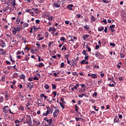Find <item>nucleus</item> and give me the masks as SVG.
<instances>
[{
    "label": "nucleus",
    "instance_id": "obj_19",
    "mask_svg": "<svg viewBox=\"0 0 126 126\" xmlns=\"http://www.w3.org/2000/svg\"><path fill=\"white\" fill-rule=\"evenodd\" d=\"M4 95H5V98L7 100H8V97H9V95H8V94L6 93V94H4Z\"/></svg>",
    "mask_w": 126,
    "mask_h": 126
},
{
    "label": "nucleus",
    "instance_id": "obj_4",
    "mask_svg": "<svg viewBox=\"0 0 126 126\" xmlns=\"http://www.w3.org/2000/svg\"><path fill=\"white\" fill-rule=\"evenodd\" d=\"M8 108H9L8 106H5L3 108V109H2L3 112H4V113H5V114H6L7 113V112H8Z\"/></svg>",
    "mask_w": 126,
    "mask_h": 126
},
{
    "label": "nucleus",
    "instance_id": "obj_45",
    "mask_svg": "<svg viewBox=\"0 0 126 126\" xmlns=\"http://www.w3.org/2000/svg\"><path fill=\"white\" fill-rule=\"evenodd\" d=\"M16 22L18 24H19V23L20 22V19L18 18L17 19Z\"/></svg>",
    "mask_w": 126,
    "mask_h": 126
},
{
    "label": "nucleus",
    "instance_id": "obj_47",
    "mask_svg": "<svg viewBox=\"0 0 126 126\" xmlns=\"http://www.w3.org/2000/svg\"><path fill=\"white\" fill-rule=\"evenodd\" d=\"M64 67V63H62L61 64V67Z\"/></svg>",
    "mask_w": 126,
    "mask_h": 126
},
{
    "label": "nucleus",
    "instance_id": "obj_7",
    "mask_svg": "<svg viewBox=\"0 0 126 126\" xmlns=\"http://www.w3.org/2000/svg\"><path fill=\"white\" fill-rule=\"evenodd\" d=\"M0 42H1L2 44H1L2 48H4V47H5V43L4 42V41L1 39L0 40Z\"/></svg>",
    "mask_w": 126,
    "mask_h": 126
},
{
    "label": "nucleus",
    "instance_id": "obj_35",
    "mask_svg": "<svg viewBox=\"0 0 126 126\" xmlns=\"http://www.w3.org/2000/svg\"><path fill=\"white\" fill-rule=\"evenodd\" d=\"M121 66H122V63H119L117 65V67H118V68H121Z\"/></svg>",
    "mask_w": 126,
    "mask_h": 126
},
{
    "label": "nucleus",
    "instance_id": "obj_13",
    "mask_svg": "<svg viewBox=\"0 0 126 126\" xmlns=\"http://www.w3.org/2000/svg\"><path fill=\"white\" fill-rule=\"evenodd\" d=\"M95 56L96 57V58H98V59H100V57H103V55H101L100 53H97L95 54Z\"/></svg>",
    "mask_w": 126,
    "mask_h": 126
},
{
    "label": "nucleus",
    "instance_id": "obj_12",
    "mask_svg": "<svg viewBox=\"0 0 126 126\" xmlns=\"http://www.w3.org/2000/svg\"><path fill=\"white\" fill-rule=\"evenodd\" d=\"M72 6H73V5L69 4L67 6V8H68L70 10H72Z\"/></svg>",
    "mask_w": 126,
    "mask_h": 126
},
{
    "label": "nucleus",
    "instance_id": "obj_30",
    "mask_svg": "<svg viewBox=\"0 0 126 126\" xmlns=\"http://www.w3.org/2000/svg\"><path fill=\"white\" fill-rule=\"evenodd\" d=\"M60 104L61 105V107H62L63 109H64V105H63V103L60 102Z\"/></svg>",
    "mask_w": 126,
    "mask_h": 126
},
{
    "label": "nucleus",
    "instance_id": "obj_41",
    "mask_svg": "<svg viewBox=\"0 0 126 126\" xmlns=\"http://www.w3.org/2000/svg\"><path fill=\"white\" fill-rule=\"evenodd\" d=\"M85 63H86V61L85 60H82L81 62V63L82 64H85Z\"/></svg>",
    "mask_w": 126,
    "mask_h": 126
},
{
    "label": "nucleus",
    "instance_id": "obj_25",
    "mask_svg": "<svg viewBox=\"0 0 126 126\" xmlns=\"http://www.w3.org/2000/svg\"><path fill=\"white\" fill-rule=\"evenodd\" d=\"M120 56H121V59H124L125 57H126V55H125L124 53L120 54Z\"/></svg>",
    "mask_w": 126,
    "mask_h": 126
},
{
    "label": "nucleus",
    "instance_id": "obj_38",
    "mask_svg": "<svg viewBox=\"0 0 126 126\" xmlns=\"http://www.w3.org/2000/svg\"><path fill=\"white\" fill-rule=\"evenodd\" d=\"M61 50L62 51H63V50H64V51H66V47H65V46L63 45Z\"/></svg>",
    "mask_w": 126,
    "mask_h": 126
},
{
    "label": "nucleus",
    "instance_id": "obj_39",
    "mask_svg": "<svg viewBox=\"0 0 126 126\" xmlns=\"http://www.w3.org/2000/svg\"><path fill=\"white\" fill-rule=\"evenodd\" d=\"M52 44H54L53 41H51L48 44V47H51L52 46Z\"/></svg>",
    "mask_w": 126,
    "mask_h": 126
},
{
    "label": "nucleus",
    "instance_id": "obj_17",
    "mask_svg": "<svg viewBox=\"0 0 126 126\" xmlns=\"http://www.w3.org/2000/svg\"><path fill=\"white\" fill-rule=\"evenodd\" d=\"M52 89H54V90H56L57 89V85H56L55 84H52Z\"/></svg>",
    "mask_w": 126,
    "mask_h": 126
},
{
    "label": "nucleus",
    "instance_id": "obj_59",
    "mask_svg": "<svg viewBox=\"0 0 126 126\" xmlns=\"http://www.w3.org/2000/svg\"><path fill=\"white\" fill-rule=\"evenodd\" d=\"M41 40H44V37H39L38 41H41Z\"/></svg>",
    "mask_w": 126,
    "mask_h": 126
},
{
    "label": "nucleus",
    "instance_id": "obj_51",
    "mask_svg": "<svg viewBox=\"0 0 126 126\" xmlns=\"http://www.w3.org/2000/svg\"><path fill=\"white\" fill-rule=\"evenodd\" d=\"M72 75L75 76V75H77V72H73L72 73Z\"/></svg>",
    "mask_w": 126,
    "mask_h": 126
},
{
    "label": "nucleus",
    "instance_id": "obj_18",
    "mask_svg": "<svg viewBox=\"0 0 126 126\" xmlns=\"http://www.w3.org/2000/svg\"><path fill=\"white\" fill-rule=\"evenodd\" d=\"M91 19L92 21H96V18H95V17H94V16L91 15Z\"/></svg>",
    "mask_w": 126,
    "mask_h": 126
},
{
    "label": "nucleus",
    "instance_id": "obj_60",
    "mask_svg": "<svg viewBox=\"0 0 126 126\" xmlns=\"http://www.w3.org/2000/svg\"><path fill=\"white\" fill-rule=\"evenodd\" d=\"M29 26V25L27 23L24 24V27H28Z\"/></svg>",
    "mask_w": 126,
    "mask_h": 126
},
{
    "label": "nucleus",
    "instance_id": "obj_11",
    "mask_svg": "<svg viewBox=\"0 0 126 126\" xmlns=\"http://www.w3.org/2000/svg\"><path fill=\"white\" fill-rule=\"evenodd\" d=\"M88 37H89V34H84L83 36V40H84V41H85V40L86 39V38H88Z\"/></svg>",
    "mask_w": 126,
    "mask_h": 126
},
{
    "label": "nucleus",
    "instance_id": "obj_34",
    "mask_svg": "<svg viewBox=\"0 0 126 126\" xmlns=\"http://www.w3.org/2000/svg\"><path fill=\"white\" fill-rule=\"evenodd\" d=\"M71 89L72 91L73 92V91H74V89H75V90H77V87L74 86V87L71 88Z\"/></svg>",
    "mask_w": 126,
    "mask_h": 126
},
{
    "label": "nucleus",
    "instance_id": "obj_53",
    "mask_svg": "<svg viewBox=\"0 0 126 126\" xmlns=\"http://www.w3.org/2000/svg\"><path fill=\"white\" fill-rule=\"evenodd\" d=\"M32 79H34V80H39V79H38V77L35 76L32 78Z\"/></svg>",
    "mask_w": 126,
    "mask_h": 126
},
{
    "label": "nucleus",
    "instance_id": "obj_55",
    "mask_svg": "<svg viewBox=\"0 0 126 126\" xmlns=\"http://www.w3.org/2000/svg\"><path fill=\"white\" fill-rule=\"evenodd\" d=\"M41 61H42V62L44 61V59H41L40 58V57H38V62H41Z\"/></svg>",
    "mask_w": 126,
    "mask_h": 126
},
{
    "label": "nucleus",
    "instance_id": "obj_31",
    "mask_svg": "<svg viewBox=\"0 0 126 126\" xmlns=\"http://www.w3.org/2000/svg\"><path fill=\"white\" fill-rule=\"evenodd\" d=\"M15 83H16L15 81L13 82L12 85H11V86H10V87H11V88L12 89H13V88H13V86H14V85H15Z\"/></svg>",
    "mask_w": 126,
    "mask_h": 126
},
{
    "label": "nucleus",
    "instance_id": "obj_10",
    "mask_svg": "<svg viewBox=\"0 0 126 126\" xmlns=\"http://www.w3.org/2000/svg\"><path fill=\"white\" fill-rule=\"evenodd\" d=\"M53 17L52 16H48L47 19H48V20H50V21H53Z\"/></svg>",
    "mask_w": 126,
    "mask_h": 126
},
{
    "label": "nucleus",
    "instance_id": "obj_33",
    "mask_svg": "<svg viewBox=\"0 0 126 126\" xmlns=\"http://www.w3.org/2000/svg\"><path fill=\"white\" fill-rule=\"evenodd\" d=\"M44 88H45V89H46V90L49 89V88H50V87H49V85H48V84L45 85Z\"/></svg>",
    "mask_w": 126,
    "mask_h": 126
},
{
    "label": "nucleus",
    "instance_id": "obj_1",
    "mask_svg": "<svg viewBox=\"0 0 126 126\" xmlns=\"http://www.w3.org/2000/svg\"><path fill=\"white\" fill-rule=\"evenodd\" d=\"M53 7H60L61 6V1L60 0H53L52 1Z\"/></svg>",
    "mask_w": 126,
    "mask_h": 126
},
{
    "label": "nucleus",
    "instance_id": "obj_49",
    "mask_svg": "<svg viewBox=\"0 0 126 126\" xmlns=\"http://www.w3.org/2000/svg\"><path fill=\"white\" fill-rule=\"evenodd\" d=\"M119 80L120 81H123V80H124V78L123 77H120L119 78Z\"/></svg>",
    "mask_w": 126,
    "mask_h": 126
},
{
    "label": "nucleus",
    "instance_id": "obj_42",
    "mask_svg": "<svg viewBox=\"0 0 126 126\" xmlns=\"http://www.w3.org/2000/svg\"><path fill=\"white\" fill-rule=\"evenodd\" d=\"M34 12H35V13H39V10H38V8H35L34 9Z\"/></svg>",
    "mask_w": 126,
    "mask_h": 126
},
{
    "label": "nucleus",
    "instance_id": "obj_22",
    "mask_svg": "<svg viewBox=\"0 0 126 126\" xmlns=\"http://www.w3.org/2000/svg\"><path fill=\"white\" fill-rule=\"evenodd\" d=\"M21 79H23L25 81V75L22 74L20 77Z\"/></svg>",
    "mask_w": 126,
    "mask_h": 126
},
{
    "label": "nucleus",
    "instance_id": "obj_5",
    "mask_svg": "<svg viewBox=\"0 0 126 126\" xmlns=\"http://www.w3.org/2000/svg\"><path fill=\"white\" fill-rule=\"evenodd\" d=\"M9 1L11 5L14 7L15 6V5H16V3H15V0H9Z\"/></svg>",
    "mask_w": 126,
    "mask_h": 126
},
{
    "label": "nucleus",
    "instance_id": "obj_32",
    "mask_svg": "<svg viewBox=\"0 0 126 126\" xmlns=\"http://www.w3.org/2000/svg\"><path fill=\"white\" fill-rule=\"evenodd\" d=\"M114 122H115V123H119V122H120V120H119V118L116 117L115 119H114Z\"/></svg>",
    "mask_w": 126,
    "mask_h": 126
},
{
    "label": "nucleus",
    "instance_id": "obj_52",
    "mask_svg": "<svg viewBox=\"0 0 126 126\" xmlns=\"http://www.w3.org/2000/svg\"><path fill=\"white\" fill-rule=\"evenodd\" d=\"M110 46H112L113 47H115V46H116V44L113 43H110Z\"/></svg>",
    "mask_w": 126,
    "mask_h": 126
},
{
    "label": "nucleus",
    "instance_id": "obj_8",
    "mask_svg": "<svg viewBox=\"0 0 126 126\" xmlns=\"http://www.w3.org/2000/svg\"><path fill=\"white\" fill-rule=\"evenodd\" d=\"M33 122H34L33 124L35 126H40V121L37 122L35 120H33Z\"/></svg>",
    "mask_w": 126,
    "mask_h": 126
},
{
    "label": "nucleus",
    "instance_id": "obj_27",
    "mask_svg": "<svg viewBox=\"0 0 126 126\" xmlns=\"http://www.w3.org/2000/svg\"><path fill=\"white\" fill-rule=\"evenodd\" d=\"M47 101L48 102H49L50 103H52V102H53V101H56V99L55 98H53V99L51 100H50L49 99H47Z\"/></svg>",
    "mask_w": 126,
    "mask_h": 126
},
{
    "label": "nucleus",
    "instance_id": "obj_63",
    "mask_svg": "<svg viewBox=\"0 0 126 126\" xmlns=\"http://www.w3.org/2000/svg\"><path fill=\"white\" fill-rule=\"evenodd\" d=\"M102 22H103V23H105V24H107V20H102Z\"/></svg>",
    "mask_w": 126,
    "mask_h": 126
},
{
    "label": "nucleus",
    "instance_id": "obj_24",
    "mask_svg": "<svg viewBox=\"0 0 126 126\" xmlns=\"http://www.w3.org/2000/svg\"><path fill=\"white\" fill-rule=\"evenodd\" d=\"M104 30V27H102L101 28H98V31L100 32L101 31H103Z\"/></svg>",
    "mask_w": 126,
    "mask_h": 126
},
{
    "label": "nucleus",
    "instance_id": "obj_20",
    "mask_svg": "<svg viewBox=\"0 0 126 126\" xmlns=\"http://www.w3.org/2000/svg\"><path fill=\"white\" fill-rule=\"evenodd\" d=\"M82 54H83V55H84V56H88V53H87L86 51H85V50L83 51Z\"/></svg>",
    "mask_w": 126,
    "mask_h": 126
},
{
    "label": "nucleus",
    "instance_id": "obj_48",
    "mask_svg": "<svg viewBox=\"0 0 126 126\" xmlns=\"http://www.w3.org/2000/svg\"><path fill=\"white\" fill-rule=\"evenodd\" d=\"M32 10V9H28L27 8L26 10V12H30V11H31Z\"/></svg>",
    "mask_w": 126,
    "mask_h": 126
},
{
    "label": "nucleus",
    "instance_id": "obj_9",
    "mask_svg": "<svg viewBox=\"0 0 126 126\" xmlns=\"http://www.w3.org/2000/svg\"><path fill=\"white\" fill-rule=\"evenodd\" d=\"M50 111L49 110H47L46 113H43L42 116H48V115L50 114Z\"/></svg>",
    "mask_w": 126,
    "mask_h": 126
},
{
    "label": "nucleus",
    "instance_id": "obj_29",
    "mask_svg": "<svg viewBox=\"0 0 126 126\" xmlns=\"http://www.w3.org/2000/svg\"><path fill=\"white\" fill-rule=\"evenodd\" d=\"M1 81H3V82H4V81H5V77L3 76L1 77Z\"/></svg>",
    "mask_w": 126,
    "mask_h": 126
},
{
    "label": "nucleus",
    "instance_id": "obj_15",
    "mask_svg": "<svg viewBox=\"0 0 126 126\" xmlns=\"http://www.w3.org/2000/svg\"><path fill=\"white\" fill-rule=\"evenodd\" d=\"M44 64L43 63H39V64L36 65L37 67H42L43 66H44Z\"/></svg>",
    "mask_w": 126,
    "mask_h": 126
},
{
    "label": "nucleus",
    "instance_id": "obj_36",
    "mask_svg": "<svg viewBox=\"0 0 126 126\" xmlns=\"http://www.w3.org/2000/svg\"><path fill=\"white\" fill-rule=\"evenodd\" d=\"M6 36L8 37V38H10V39H12V36L8 34H6Z\"/></svg>",
    "mask_w": 126,
    "mask_h": 126
},
{
    "label": "nucleus",
    "instance_id": "obj_3",
    "mask_svg": "<svg viewBox=\"0 0 126 126\" xmlns=\"http://www.w3.org/2000/svg\"><path fill=\"white\" fill-rule=\"evenodd\" d=\"M59 113H60V110L56 109L53 113L54 118H57L58 115H59Z\"/></svg>",
    "mask_w": 126,
    "mask_h": 126
},
{
    "label": "nucleus",
    "instance_id": "obj_61",
    "mask_svg": "<svg viewBox=\"0 0 126 126\" xmlns=\"http://www.w3.org/2000/svg\"><path fill=\"white\" fill-rule=\"evenodd\" d=\"M21 30V29L20 28V27H18L17 29H16V31H20V30Z\"/></svg>",
    "mask_w": 126,
    "mask_h": 126
},
{
    "label": "nucleus",
    "instance_id": "obj_44",
    "mask_svg": "<svg viewBox=\"0 0 126 126\" xmlns=\"http://www.w3.org/2000/svg\"><path fill=\"white\" fill-rule=\"evenodd\" d=\"M108 86H109V87H114V86H115V85L114 84H109Z\"/></svg>",
    "mask_w": 126,
    "mask_h": 126
},
{
    "label": "nucleus",
    "instance_id": "obj_23",
    "mask_svg": "<svg viewBox=\"0 0 126 126\" xmlns=\"http://www.w3.org/2000/svg\"><path fill=\"white\" fill-rule=\"evenodd\" d=\"M74 108H75V111L76 112H78V107H77V104L75 105Z\"/></svg>",
    "mask_w": 126,
    "mask_h": 126
},
{
    "label": "nucleus",
    "instance_id": "obj_50",
    "mask_svg": "<svg viewBox=\"0 0 126 126\" xmlns=\"http://www.w3.org/2000/svg\"><path fill=\"white\" fill-rule=\"evenodd\" d=\"M40 97L41 98H44V97H45V94H41L40 95Z\"/></svg>",
    "mask_w": 126,
    "mask_h": 126
},
{
    "label": "nucleus",
    "instance_id": "obj_14",
    "mask_svg": "<svg viewBox=\"0 0 126 126\" xmlns=\"http://www.w3.org/2000/svg\"><path fill=\"white\" fill-rule=\"evenodd\" d=\"M91 78H94V79L97 78V74H92L91 75Z\"/></svg>",
    "mask_w": 126,
    "mask_h": 126
},
{
    "label": "nucleus",
    "instance_id": "obj_37",
    "mask_svg": "<svg viewBox=\"0 0 126 126\" xmlns=\"http://www.w3.org/2000/svg\"><path fill=\"white\" fill-rule=\"evenodd\" d=\"M60 40H61V41L64 42V41H65V38H64L63 37H61Z\"/></svg>",
    "mask_w": 126,
    "mask_h": 126
},
{
    "label": "nucleus",
    "instance_id": "obj_57",
    "mask_svg": "<svg viewBox=\"0 0 126 126\" xmlns=\"http://www.w3.org/2000/svg\"><path fill=\"white\" fill-rule=\"evenodd\" d=\"M115 26H115V25H111V26H110V28H115Z\"/></svg>",
    "mask_w": 126,
    "mask_h": 126
},
{
    "label": "nucleus",
    "instance_id": "obj_62",
    "mask_svg": "<svg viewBox=\"0 0 126 126\" xmlns=\"http://www.w3.org/2000/svg\"><path fill=\"white\" fill-rule=\"evenodd\" d=\"M35 23H37V24H40V21L39 20H36L35 21Z\"/></svg>",
    "mask_w": 126,
    "mask_h": 126
},
{
    "label": "nucleus",
    "instance_id": "obj_46",
    "mask_svg": "<svg viewBox=\"0 0 126 126\" xmlns=\"http://www.w3.org/2000/svg\"><path fill=\"white\" fill-rule=\"evenodd\" d=\"M104 32L105 33H107V32H108V28H107V27H105V29H104Z\"/></svg>",
    "mask_w": 126,
    "mask_h": 126
},
{
    "label": "nucleus",
    "instance_id": "obj_56",
    "mask_svg": "<svg viewBox=\"0 0 126 126\" xmlns=\"http://www.w3.org/2000/svg\"><path fill=\"white\" fill-rule=\"evenodd\" d=\"M93 96L94 97V96H95V97H96V96H97V92H94V94H93Z\"/></svg>",
    "mask_w": 126,
    "mask_h": 126
},
{
    "label": "nucleus",
    "instance_id": "obj_28",
    "mask_svg": "<svg viewBox=\"0 0 126 126\" xmlns=\"http://www.w3.org/2000/svg\"><path fill=\"white\" fill-rule=\"evenodd\" d=\"M2 102H3V96H0V103H2Z\"/></svg>",
    "mask_w": 126,
    "mask_h": 126
},
{
    "label": "nucleus",
    "instance_id": "obj_58",
    "mask_svg": "<svg viewBox=\"0 0 126 126\" xmlns=\"http://www.w3.org/2000/svg\"><path fill=\"white\" fill-rule=\"evenodd\" d=\"M18 87H19V89H21V88H22V87H23V86H22V85L20 84V85H19L18 86Z\"/></svg>",
    "mask_w": 126,
    "mask_h": 126
},
{
    "label": "nucleus",
    "instance_id": "obj_64",
    "mask_svg": "<svg viewBox=\"0 0 126 126\" xmlns=\"http://www.w3.org/2000/svg\"><path fill=\"white\" fill-rule=\"evenodd\" d=\"M89 58V57L88 56V55L85 57V60H88Z\"/></svg>",
    "mask_w": 126,
    "mask_h": 126
},
{
    "label": "nucleus",
    "instance_id": "obj_54",
    "mask_svg": "<svg viewBox=\"0 0 126 126\" xmlns=\"http://www.w3.org/2000/svg\"><path fill=\"white\" fill-rule=\"evenodd\" d=\"M60 100L62 102V103H65L64 102V99H63V98H61Z\"/></svg>",
    "mask_w": 126,
    "mask_h": 126
},
{
    "label": "nucleus",
    "instance_id": "obj_16",
    "mask_svg": "<svg viewBox=\"0 0 126 126\" xmlns=\"http://www.w3.org/2000/svg\"><path fill=\"white\" fill-rule=\"evenodd\" d=\"M83 27H84V29H85V30H89L90 29V27L88 25H86V26H83Z\"/></svg>",
    "mask_w": 126,
    "mask_h": 126
},
{
    "label": "nucleus",
    "instance_id": "obj_43",
    "mask_svg": "<svg viewBox=\"0 0 126 126\" xmlns=\"http://www.w3.org/2000/svg\"><path fill=\"white\" fill-rule=\"evenodd\" d=\"M86 48L89 52H91V48L90 47H89L88 45L87 46Z\"/></svg>",
    "mask_w": 126,
    "mask_h": 126
},
{
    "label": "nucleus",
    "instance_id": "obj_26",
    "mask_svg": "<svg viewBox=\"0 0 126 126\" xmlns=\"http://www.w3.org/2000/svg\"><path fill=\"white\" fill-rule=\"evenodd\" d=\"M19 110L20 111H24V108L23 107V106H20L19 107Z\"/></svg>",
    "mask_w": 126,
    "mask_h": 126
},
{
    "label": "nucleus",
    "instance_id": "obj_2",
    "mask_svg": "<svg viewBox=\"0 0 126 126\" xmlns=\"http://www.w3.org/2000/svg\"><path fill=\"white\" fill-rule=\"evenodd\" d=\"M26 122H24V124H28L30 126H31L32 124V119H31V117L30 115H27L26 118Z\"/></svg>",
    "mask_w": 126,
    "mask_h": 126
},
{
    "label": "nucleus",
    "instance_id": "obj_21",
    "mask_svg": "<svg viewBox=\"0 0 126 126\" xmlns=\"http://www.w3.org/2000/svg\"><path fill=\"white\" fill-rule=\"evenodd\" d=\"M33 88V85H29L28 86V89L29 90H31V89Z\"/></svg>",
    "mask_w": 126,
    "mask_h": 126
},
{
    "label": "nucleus",
    "instance_id": "obj_40",
    "mask_svg": "<svg viewBox=\"0 0 126 126\" xmlns=\"http://www.w3.org/2000/svg\"><path fill=\"white\" fill-rule=\"evenodd\" d=\"M90 102H91V103L94 104V103H95V100H94V99H90Z\"/></svg>",
    "mask_w": 126,
    "mask_h": 126
},
{
    "label": "nucleus",
    "instance_id": "obj_6",
    "mask_svg": "<svg viewBox=\"0 0 126 126\" xmlns=\"http://www.w3.org/2000/svg\"><path fill=\"white\" fill-rule=\"evenodd\" d=\"M12 32L13 35H16V28L12 27Z\"/></svg>",
    "mask_w": 126,
    "mask_h": 126
}]
</instances>
